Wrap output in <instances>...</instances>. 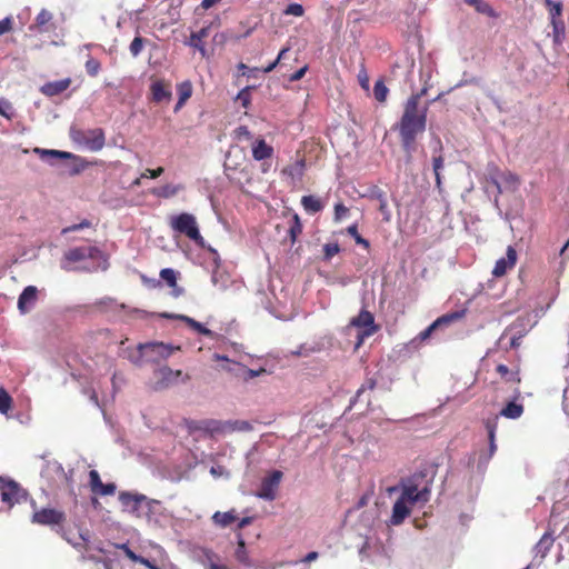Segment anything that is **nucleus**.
<instances>
[{"mask_svg": "<svg viewBox=\"0 0 569 569\" xmlns=\"http://www.w3.org/2000/svg\"><path fill=\"white\" fill-rule=\"evenodd\" d=\"M71 83V80L69 78L61 79L58 81L47 82L41 88L40 91L48 97H53L57 94H60L61 92L66 91Z\"/></svg>", "mask_w": 569, "mask_h": 569, "instance_id": "21", "label": "nucleus"}, {"mask_svg": "<svg viewBox=\"0 0 569 569\" xmlns=\"http://www.w3.org/2000/svg\"><path fill=\"white\" fill-rule=\"evenodd\" d=\"M491 182L497 188L498 194L503 191H515L519 186V179L512 172H502L499 178L491 177Z\"/></svg>", "mask_w": 569, "mask_h": 569, "instance_id": "16", "label": "nucleus"}, {"mask_svg": "<svg viewBox=\"0 0 569 569\" xmlns=\"http://www.w3.org/2000/svg\"><path fill=\"white\" fill-rule=\"evenodd\" d=\"M340 248L337 242L326 243L323 246L325 259L330 260L339 252Z\"/></svg>", "mask_w": 569, "mask_h": 569, "instance_id": "50", "label": "nucleus"}, {"mask_svg": "<svg viewBox=\"0 0 569 569\" xmlns=\"http://www.w3.org/2000/svg\"><path fill=\"white\" fill-rule=\"evenodd\" d=\"M33 152L38 154L41 160L51 166H53L57 160L70 159L73 157L70 152L53 149L34 148Z\"/></svg>", "mask_w": 569, "mask_h": 569, "instance_id": "18", "label": "nucleus"}, {"mask_svg": "<svg viewBox=\"0 0 569 569\" xmlns=\"http://www.w3.org/2000/svg\"><path fill=\"white\" fill-rule=\"evenodd\" d=\"M436 477V468L427 466L410 476L401 478L400 482L386 488L385 492L398 498H426L431 493V486Z\"/></svg>", "mask_w": 569, "mask_h": 569, "instance_id": "3", "label": "nucleus"}, {"mask_svg": "<svg viewBox=\"0 0 569 569\" xmlns=\"http://www.w3.org/2000/svg\"><path fill=\"white\" fill-rule=\"evenodd\" d=\"M375 387L376 380L373 378H368L361 388L357 391L356 398L358 399L365 392V390H372Z\"/></svg>", "mask_w": 569, "mask_h": 569, "instance_id": "62", "label": "nucleus"}, {"mask_svg": "<svg viewBox=\"0 0 569 569\" xmlns=\"http://www.w3.org/2000/svg\"><path fill=\"white\" fill-rule=\"evenodd\" d=\"M117 548L121 549L124 555L132 561V562H136L137 559H138V555L134 553L127 543H120V545H116Z\"/></svg>", "mask_w": 569, "mask_h": 569, "instance_id": "59", "label": "nucleus"}, {"mask_svg": "<svg viewBox=\"0 0 569 569\" xmlns=\"http://www.w3.org/2000/svg\"><path fill=\"white\" fill-rule=\"evenodd\" d=\"M209 36V27L201 28L198 32L191 33L189 46L196 48L200 51V53L204 57L206 56V49L202 44V39L207 38Z\"/></svg>", "mask_w": 569, "mask_h": 569, "instance_id": "26", "label": "nucleus"}, {"mask_svg": "<svg viewBox=\"0 0 569 569\" xmlns=\"http://www.w3.org/2000/svg\"><path fill=\"white\" fill-rule=\"evenodd\" d=\"M303 12V7L299 3H290L283 11L284 14L295 17H301Z\"/></svg>", "mask_w": 569, "mask_h": 569, "instance_id": "51", "label": "nucleus"}, {"mask_svg": "<svg viewBox=\"0 0 569 569\" xmlns=\"http://www.w3.org/2000/svg\"><path fill=\"white\" fill-rule=\"evenodd\" d=\"M226 427H227L226 420L223 421V420H216V419L193 421L190 425L191 430L203 431V432L210 435L211 437L217 436V435H221V436L227 435Z\"/></svg>", "mask_w": 569, "mask_h": 569, "instance_id": "12", "label": "nucleus"}, {"mask_svg": "<svg viewBox=\"0 0 569 569\" xmlns=\"http://www.w3.org/2000/svg\"><path fill=\"white\" fill-rule=\"evenodd\" d=\"M234 132H236L237 138L240 140L241 139H246V140L252 139V134L246 126L238 127Z\"/></svg>", "mask_w": 569, "mask_h": 569, "instance_id": "58", "label": "nucleus"}, {"mask_svg": "<svg viewBox=\"0 0 569 569\" xmlns=\"http://www.w3.org/2000/svg\"><path fill=\"white\" fill-rule=\"evenodd\" d=\"M212 282L221 291H224L228 287V284H227L228 278L224 277L223 273H219L218 271L213 272Z\"/></svg>", "mask_w": 569, "mask_h": 569, "instance_id": "46", "label": "nucleus"}, {"mask_svg": "<svg viewBox=\"0 0 569 569\" xmlns=\"http://www.w3.org/2000/svg\"><path fill=\"white\" fill-rule=\"evenodd\" d=\"M12 29V18L6 17L4 19L0 20V36L9 32Z\"/></svg>", "mask_w": 569, "mask_h": 569, "instance_id": "61", "label": "nucleus"}, {"mask_svg": "<svg viewBox=\"0 0 569 569\" xmlns=\"http://www.w3.org/2000/svg\"><path fill=\"white\" fill-rule=\"evenodd\" d=\"M378 209L381 212L385 221H389L391 219V211L388 207L387 199H381V201L378 203Z\"/></svg>", "mask_w": 569, "mask_h": 569, "instance_id": "55", "label": "nucleus"}, {"mask_svg": "<svg viewBox=\"0 0 569 569\" xmlns=\"http://www.w3.org/2000/svg\"><path fill=\"white\" fill-rule=\"evenodd\" d=\"M90 224H91L90 221L83 220L80 223H76V224H72V226H69V227L62 229V233L66 234V233H69V232H74V231H78V230H82L84 228H89Z\"/></svg>", "mask_w": 569, "mask_h": 569, "instance_id": "56", "label": "nucleus"}, {"mask_svg": "<svg viewBox=\"0 0 569 569\" xmlns=\"http://www.w3.org/2000/svg\"><path fill=\"white\" fill-rule=\"evenodd\" d=\"M305 162L303 160L297 161L293 166L284 168L283 173L291 176L292 178H300L303 173Z\"/></svg>", "mask_w": 569, "mask_h": 569, "instance_id": "40", "label": "nucleus"}, {"mask_svg": "<svg viewBox=\"0 0 569 569\" xmlns=\"http://www.w3.org/2000/svg\"><path fill=\"white\" fill-rule=\"evenodd\" d=\"M162 317L180 319V320L184 321L186 323H188L197 332L208 336V337L213 336V332L210 329L206 328L202 323L196 321L194 319H192L188 316L163 313Z\"/></svg>", "mask_w": 569, "mask_h": 569, "instance_id": "24", "label": "nucleus"}, {"mask_svg": "<svg viewBox=\"0 0 569 569\" xmlns=\"http://www.w3.org/2000/svg\"><path fill=\"white\" fill-rule=\"evenodd\" d=\"M523 413V406L516 401L508 402L500 411V416L508 419H518Z\"/></svg>", "mask_w": 569, "mask_h": 569, "instance_id": "29", "label": "nucleus"}, {"mask_svg": "<svg viewBox=\"0 0 569 569\" xmlns=\"http://www.w3.org/2000/svg\"><path fill=\"white\" fill-rule=\"evenodd\" d=\"M238 70L241 72L242 76H247V77H251V74L256 71H259L258 68H252L250 69L248 66H246L244 63L240 62L238 64Z\"/></svg>", "mask_w": 569, "mask_h": 569, "instance_id": "64", "label": "nucleus"}, {"mask_svg": "<svg viewBox=\"0 0 569 569\" xmlns=\"http://www.w3.org/2000/svg\"><path fill=\"white\" fill-rule=\"evenodd\" d=\"M553 537L551 533L546 532L536 545V553L545 558L551 547L553 546Z\"/></svg>", "mask_w": 569, "mask_h": 569, "instance_id": "30", "label": "nucleus"}, {"mask_svg": "<svg viewBox=\"0 0 569 569\" xmlns=\"http://www.w3.org/2000/svg\"><path fill=\"white\" fill-rule=\"evenodd\" d=\"M11 396L3 388H0V413L7 415L11 408Z\"/></svg>", "mask_w": 569, "mask_h": 569, "instance_id": "38", "label": "nucleus"}, {"mask_svg": "<svg viewBox=\"0 0 569 569\" xmlns=\"http://www.w3.org/2000/svg\"><path fill=\"white\" fill-rule=\"evenodd\" d=\"M273 156V148L264 139H257L252 143V157L257 161L270 159Z\"/></svg>", "mask_w": 569, "mask_h": 569, "instance_id": "20", "label": "nucleus"}, {"mask_svg": "<svg viewBox=\"0 0 569 569\" xmlns=\"http://www.w3.org/2000/svg\"><path fill=\"white\" fill-rule=\"evenodd\" d=\"M350 325L360 329L358 333V346L362 343L365 338L372 336L377 331L375 318L372 313L367 310H361L357 317L351 319Z\"/></svg>", "mask_w": 569, "mask_h": 569, "instance_id": "8", "label": "nucleus"}, {"mask_svg": "<svg viewBox=\"0 0 569 569\" xmlns=\"http://www.w3.org/2000/svg\"><path fill=\"white\" fill-rule=\"evenodd\" d=\"M86 70L88 74L94 77L99 73L100 70V62L93 58H90L86 62Z\"/></svg>", "mask_w": 569, "mask_h": 569, "instance_id": "53", "label": "nucleus"}, {"mask_svg": "<svg viewBox=\"0 0 569 569\" xmlns=\"http://www.w3.org/2000/svg\"><path fill=\"white\" fill-rule=\"evenodd\" d=\"M545 3L549 9L552 27H561V20H559L558 18L561 16L562 12V3L555 2L552 0H545Z\"/></svg>", "mask_w": 569, "mask_h": 569, "instance_id": "31", "label": "nucleus"}, {"mask_svg": "<svg viewBox=\"0 0 569 569\" xmlns=\"http://www.w3.org/2000/svg\"><path fill=\"white\" fill-rule=\"evenodd\" d=\"M348 208L342 204V203H337L335 206V218L336 220H341L343 218H346L347 213H348Z\"/></svg>", "mask_w": 569, "mask_h": 569, "instance_id": "60", "label": "nucleus"}, {"mask_svg": "<svg viewBox=\"0 0 569 569\" xmlns=\"http://www.w3.org/2000/svg\"><path fill=\"white\" fill-rule=\"evenodd\" d=\"M187 377H183L181 370H173L169 367H162L154 371L153 389L157 391L171 388L179 382H183Z\"/></svg>", "mask_w": 569, "mask_h": 569, "instance_id": "6", "label": "nucleus"}, {"mask_svg": "<svg viewBox=\"0 0 569 569\" xmlns=\"http://www.w3.org/2000/svg\"><path fill=\"white\" fill-rule=\"evenodd\" d=\"M302 232V224L300 222V219L298 214L293 216V223L290 226L289 234L291 237V240L295 241L298 234Z\"/></svg>", "mask_w": 569, "mask_h": 569, "instance_id": "47", "label": "nucleus"}, {"mask_svg": "<svg viewBox=\"0 0 569 569\" xmlns=\"http://www.w3.org/2000/svg\"><path fill=\"white\" fill-rule=\"evenodd\" d=\"M210 475L216 478V479H219V478H224V479H229L230 477V471L221 466V465H213L211 468H210Z\"/></svg>", "mask_w": 569, "mask_h": 569, "instance_id": "43", "label": "nucleus"}, {"mask_svg": "<svg viewBox=\"0 0 569 569\" xmlns=\"http://www.w3.org/2000/svg\"><path fill=\"white\" fill-rule=\"evenodd\" d=\"M496 450H497L496 442H493V441L489 442V451H488V453H481L480 457H479V462H478V468L479 469H486V467L488 466L490 459L495 455Z\"/></svg>", "mask_w": 569, "mask_h": 569, "instance_id": "37", "label": "nucleus"}, {"mask_svg": "<svg viewBox=\"0 0 569 569\" xmlns=\"http://www.w3.org/2000/svg\"><path fill=\"white\" fill-rule=\"evenodd\" d=\"M38 288L36 286H28L23 289L18 298V310L21 315L29 313L37 305Z\"/></svg>", "mask_w": 569, "mask_h": 569, "instance_id": "13", "label": "nucleus"}, {"mask_svg": "<svg viewBox=\"0 0 569 569\" xmlns=\"http://www.w3.org/2000/svg\"><path fill=\"white\" fill-rule=\"evenodd\" d=\"M463 316H465V310L455 311V312L447 313V315H443V316L439 317L432 323H433V327L439 329V328H443V327L449 326L453 321H456L458 319H461Z\"/></svg>", "mask_w": 569, "mask_h": 569, "instance_id": "33", "label": "nucleus"}, {"mask_svg": "<svg viewBox=\"0 0 569 569\" xmlns=\"http://www.w3.org/2000/svg\"><path fill=\"white\" fill-rule=\"evenodd\" d=\"M73 139L86 149L93 152L101 150L106 141L104 133L101 129L79 131L73 136Z\"/></svg>", "mask_w": 569, "mask_h": 569, "instance_id": "7", "label": "nucleus"}, {"mask_svg": "<svg viewBox=\"0 0 569 569\" xmlns=\"http://www.w3.org/2000/svg\"><path fill=\"white\" fill-rule=\"evenodd\" d=\"M179 99L187 101L192 94V84L190 81H183L178 84Z\"/></svg>", "mask_w": 569, "mask_h": 569, "instance_id": "42", "label": "nucleus"}, {"mask_svg": "<svg viewBox=\"0 0 569 569\" xmlns=\"http://www.w3.org/2000/svg\"><path fill=\"white\" fill-rule=\"evenodd\" d=\"M178 350H180L179 346L158 341L140 343L136 353L131 355L129 359L132 363L142 366L144 362H160L166 360Z\"/></svg>", "mask_w": 569, "mask_h": 569, "instance_id": "4", "label": "nucleus"}, {"mask_svg": "<svg viewBox=\"0 0 569 569\" xmlns=\"http://www.w3.org/2000/svg\"><path fill=\"white\" fill-rule=\"evenodd\" d=\"M242 371H243V375H242L243 379L249 380V379H253V378L259 377L260 375L264 373L266 369L260 368L258 370H254V369L242 368Z\"/></svg>", "mask_w": 569, "mask_h": 569, "instance_id": "57", "label": "nucleus"}, {"mask_svg": "<svg viewBox=\"0 0 569 569\" xmlns=\"http://www.w3.org/2000/svg\"><path fill=\"white\" fill-rule=\"evenodd\" d=\"M0 116L4 117L8 120H11L13 118L12 106L8 100L3 98H0Z\"/></svg>", "mask_w": 569, "mask_h": 569, "instance_id": "45", "label": "nucleus"}, {"mask_svg": "<svg viewBox=\"0 0 569 569\" xmlns=\"http://www.w3.org/2000/svg\"><path fill=\"white\" fill-rule=\"evenodd\" d=\"M52 19V14L51 12H49L48 10L46 9H42L37 18H36V26H31L30 29H33V28H39L40 31H42L41 27H43L44 24H47L49 21H51Z\"/></svg>", "mask_w": 569, "mask_h": 569, "instance_id": "41", "label": "nucleus"}, {"mask_svg": "<svg viewBox=\"0 0 569 569\" xmlns=\"http://www.w3.org/2000/svg\"><path fill=\"white\" fill-rule=\"evenodd\" d=\"M129 49H130V53L133 57H138L143 49V39L141 37H136L131 41Z\"/></svg>", "mask_w": 569, "mask_h": 569, "instance_id": "48", "label": "nucleus"}, {"mask_svg": "<svg viewBox=\"0 0 569 569\" xmlns=\"http://www.w3.org/2000/svg\"><path fill=\"white\" fill-rule=\"evenodd\" d=\"M437 328L433 327V323H431L428 328H426L425 330H422L419 335H418V339L421 340V341H425L427 340L428 338H430V336L432 335L433 331H436Z\"/></svg>", "mask_w": 569, "mask_h": 569, "instance_id": "63", "label": "nucleus"}, {"mask_svg": "<svg viewBox=\"0 0 569 569\" xmlns=\"http://www.w3.org/2000/svg\"><path fill=\"white\" fill-rule=\"evenodd\" d=\"M417 501L418 500H396V503L392 509V515L390 518L391 525H395V526L400 525L406 519V517H408L410 513L407 502L413 503Z\"/></svg>", "mask_w": 569, "mask_h": 569, "instance_id": "19", "label": "nucleus"}, {"mask_svg": "<svg viewBox=\"0 0 569 569\" xmlns=\"http://www.w3.org/2000/svg\"><path fill=\"white\" fill-rule=\"evenodd\" d=\"M66 520V513L62 510L54 508H42L34 511L32 515V522L42 526L61 525Z\"/></svg>", "mask_w": 569, "mask_h": 569, "instance_id": "9", "label": "nucleus"}, {"mask_svg": "<svg viewBox=\"0 0 569 569\" xmlns=\"http://www.w3.org/2000/svg\"><path fill=\"white\" fill-rule=\"evenodd\" d=\"M202 565L204 569H229L226 565L220 563V557L210 549L203 550Z\"/></svg>", "mask_w": 569, "mask_h": 569, "instance_id": "25", "label": "nucleus"}, {"mask_svg": "<svg viewBox=\"0 0 569 569\" xmlns=\"http://www.w3.org/2000/svg\"><path fill=\"white\" fill-rule=\"evenodd\" d=\"M88 477V486L93 495L112 496L116 492V485L113 482L103 483L97 470H90Z\"/></svg>", "mask_w": 569, "mask_h": 569, "instance_id": "11", "label": "nucleus"}, {"mask_svg": "<svg viewBox=\"0 0 569 569\" xmlns=\"http://www.w3.org/2000/svg\"><path fill=\"white\" fill-rule=\"evenodd\" d=\"M236 559L246 565V566H249L250 565V560H249V556H248V552L246 550V545H244V541L243 539H239L238 541V548L236 550Z\"/></svg>", "mask_w": 569, "mask_h": 569, "instance_id": "36", "label": "nucleus"}, {"mask_svg": "<svg viewBox=\"0 0 569 569\" xmlns=\"http://www.w3.org/2000/svg\"><path fill=\"white\" fill-rule=\"evenodd\" d=\"M177 271L171 268H166L160 271V278L172 288V296L179 297L182 295V289L177 286Z\"/></svg>", "mask_w": 569, "mask_h": 569, "instance_id": "23", "label": "nucleus"}, {"mask_svg": "<svg viewBox=\"0 0 569 569\" xmlns=\"http://www.w3.org/2000/svg\"><path fill=\"white\" fill-rule=\"evenodd\" d=\"M282 477L283 473L280 470H273L269 476L264 477L261 481V487L257 497L274 498V495L280 486Z\"/></svg>", "mask_w": 569, "mask_h": 569, "instance_id": "10", "label": "nucleus"}, {"mask_svg": "<svg viewBox=\"0 0 569 569\" xmlns=\"http://www.w3.org/2000/svg\"><path fill=\"white\" fill-rule=\"evenodd\" d=\"M101 256L102 252L96 247H78L67 251L64 260L66 262H78L84 259H96Z\"/></svg>", "mask_w": 569, "mask_h": 569, "instance_id": "14", "label": "nucleus"}, {"mask_svg": "<svg viewBox=\"0 0 569 569\" xmlns=\"http://www.w3.org/2000/svg\"><path fill=\"white\" fill-rule=\"evenodd\" d=\"M465 2L476 9L477 12L492 16V8L483 0H465Z\"/></svg>", "mask_w": 569, "mask_h": 569, "instance_id": "35", "label": "nucleus"}, {"mask_svg": "<svg viewBox=\"0 0 569 569\" xmlns=\"http://www.w3.org/2000/svg\"><path fill=\"white\" fill-rule=\"evenodd\" d=\"M87 473L86 462L78 460L76 465L67 471L57 460L47 461L41 476L47 481V488H43L46 496H73L81 492L76 491V487H81Z\"/></svg>", "mask_w": 569, "mask_h": 569, "instance_id": "1", "label": "nucleus"}, {"mask_svg": "<svg viewBox=\"0 0 569 569\" xmlns=\"http://www.w3.org/2000/svg\"><path fill=\"white\" fill-rule=\"evenodd\" d=\"M212 519H213L214 523H217L221 527H227V526L233 523L234 521H237L238 516L234 510H230V511H226V512L217 511L212 516Z\"/></svg>", "mask_w": 569, "mask_h": 569, "instance_id": "32", "label": "nucleus"}, {"mask_svg": "<svg viewBox=\"0 0 569 569\" xmlns=\"http://www.w3.org/2000/svg\"><path fill=\"white\" fill-rule=\"evenodd\" d=\"M517 261V252L512 247L507 248L506 257L497 260L492 274L495 277L503 276L508 269L512 268Z\"/></svg>", "mask_w": 569, "mask_h": 569, "instance_id": "17", "label": "nucleus"}, {"mask_svg": "<svg viewBox=\"0 0 569 569\" xmlns=\"http://www.w3.org/2000/svg\"><path fill=\"white\" fill-rule=\"evenodd\" d=\"M151 92L156 102L170 101L172 94L170 84L162 81H154L151 84Z\"/></svg>", "mask_w": 569, "mask_h": 569, "instance_id": "22", "label": "nucleus"}, {"mask_svg": "<svg viewBox=\"0 0 569 569\" xmlns=\"http://www.w3.org/2000/svg\"><path fill=\"white\" fill-rule=\"evenodd\" d=\"M497 417L492 420H487L486 421V429H487V432H488V439H489V442H496V431H497Z\"/></svg>", "mask_w": 569, "mask_h": 569, "instance_id": "52", "label": "nucleus"}, {"mask_svg": "<svg viewBox=\"0 0 569 569\" xmlns=\"http://www.w3.org/2000/svg\"><path fill=\"white\" fill-rule=\"evenodd\" d=\"M180 189H181L180 186L166 184L160 188H154L151 192L153 196L159 197V198H171V197L176 196Z\"/></svg>", "mask_w": 569, "mask_h": 569, "instance_id": "34", "label": "nucleus"}, {"mask_svg": "<svg viewBox=\"0 0 569 569\" xmlns=\"http://www.w3.org/2000/svg\"><path fill=\"white\" fill-rule=\"evenodd\" d=\"M1 498H26L28 492L13 479L0 477Z\"/></svg>", "mask_w": 569, "mask_h": 569, "instance_id": "15", "label": "nucleus"}, {"mask_svg": "<svg viewBox=\"0 0 569 569\" xmlns=\"http://www.w3.org/2000/svg\"><path fill=\"white\" fill-rule=\"evenodd\" d=\"M252 89V87H246L243 89H241L239 91V93L237 94V100L240 101L241 106L243 108H248L249 104H250V101H251V97H250V90Z\"/></svg>", "mask_w": 569, "mask_h": 569, "instance_id": "44", "label": "nucleus"}, {"mask_svg": "<svg viewBox=\"0 0 569 569\" xmlns=\"http://www.w3.org/2000/svg\"><path fill=\"white\" fill-rule=\"evenodd\" d=\"M233 40V33L224 31L213 36V41L217 44H224L227 41Z\"/></svg>", "mask_w": 569, "mask_h": 569, "instance_id": "54", "label": "nucleus"}, {"mask_svg": "<svg viewBox=\"0 0 569 569\" xmlns=\"http://www.w3.org/2000/svg\"><path fill=\"white\" fill-rule=\"evenodd\" d=\"M387 94L388 88L386 84L381 80L377 81L373 87V96L376 100L383 102L387 99Z\"/></svg>", "mask_w": 569, "mask_h": 569, "instance_id": "39", "label": "nucleus"}, {"mask_svg": "<svg viewBox=\"0 0 569 569\" xmlns=\"http://www.w3.org/2000/svg\"><path fill=\"white\" fill-rule=\"evenodd\" d=\"M170 227L181 234L187 236L190 240L202 243L203 238L200 234L196 217L191 213H180L170 218Z\"/></svg>", "mask_w": 569, "mask_h": 569, "instance_id": "5", "label": "nucleus"}, {"mask_svg": "<svg viewBox=\"0 0 569 569\" xmlns=\"http://www.w3.org/2000/svg\"><path fill=\"white\" fill-rule=\"evenodd\" d=\"M301 204L308 213H317L323 209L322 201L315 196H303L301 198Z\"/></svg>", "mask_w": 569, "mask_h": 569, "instance_id": "27", "label": "nucleus"}, {"mask_svg": "<svg viewBox=\"0 0 569 569\" xmlns=\"http://www.w3.org/2000/svg\"><path fill=\"white\" fill-rule=\"evenodd\" d=\"M227 435L232 432H249L253 430L251 422L247 420H226Z\"/></svg>", "mask_w": 569, "mask_h": 569, "instance_id": "28", "label": "nucleus"}, {"mask_svg": "<svg viewBox=\"0 0 569 569\" xmlns=\"http://www.w3.org/2000/svg\"><path fill=\"white\" fill-rule=\"evenodd\" d=\"M348 233L353 237L355 241L358 244H362L365 248H369V241L363 239L359 233L356 224H352L348 228Z\"/></svg>", "mask_w": 569, "mask_h": 569, "instance_id": "49", "label": "nucleus"}, {"mask_svg": "<svg viewBox=\"0 0 569 569\" xmlns=\"http://www.w3.org/2000/svg\"><path fill=\"white\" fill-rule=\"evenodd\" d=\"M426 93V89L421 92L412 94L405 104L403 114L399 122V133L403 148L409 151L419 133H422L427 123L428 107H418L419 99Z\"/></svg>", "mask_w": 569, "mask_h": 569, "instance_id": "2", "label": "nucleus"}]
</instances>
